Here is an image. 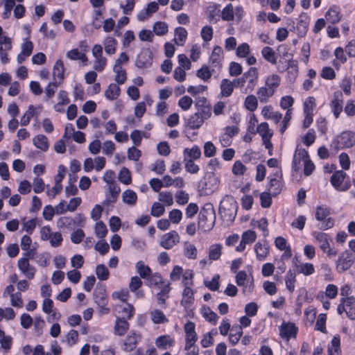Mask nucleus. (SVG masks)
<instances>
[{
    "mask_svg": "<svg viewBox=\"0 0 355 355\" xmlns=\"http://www.w3.org/2000/svg\"><path fill=\"white\" fill-rule=\"evenodd\" d=\"M259 74L257 69L250 67L241 77L234 79V84L236 88H245V92H251L258 83Z\"/></svg>",
    "mask_w": 355,
    "mask_h": 355,
    "instance_id": "1",
    "label": "nucleus"
},
{
    "mask_svg": "<svg viewBox=\"0 0 355 355\" xmlns=\"http://www.w3.org/2000/svg\"><path fill=\"white\" fill-rule=\"evenodd\" d=\"M355 146V132L345 130L336 135L331 141V148L336 151L340 149L349 148Z\"/></svg>",
    "mask_w": 355,
    "mask_h": 355,
    "instance_id": "2",
    "label": "nucleus"
},
{
    "mask_svg": "<svg viewBox=\"0 0 355 355\" xmlns=\"http://www.w3.org/2000/svg\"><path fill=\"white\" fill-rule=\"evenodd\" d=\"M331 214V208L325 205H318L315 207V218L320 222L319 228L321 230H327L334 226L335 220L330 216Z\"/></svg>",
    "mask_w": 355,
    "mask_h": 355,
    "instance_id": "3",
    "label": "nucleus"
},
{
    "mask_svg": "<svg viewBox=\"0 0 355 355\" xmlns=\"http://www.w3.org/2000/svg\"><path fill=\"white\" fill-rule=\"evenodd\" d=\"M313 236L318 243L320 250L329 258L335 257L338 254V250L331 247L333 239L331 236L323 232H314Z\"/></svg>",
    "mask_w": 355,
    "mask_h": 355,
    "instance_id": "4",
    "label": "nucleus"
},
{
    "mask_svg": "<svg viewBox=\"0 0 355 355\" xmlns=\"http://www.w3.org/2000/svg\"><path fill=\"white\" fill-rule=\"evenodd\" d=\"M330 182L334 188L338 191H345L352 185L349 177L343 170L335 171L331 177Z\"/></svg>",
    "mask_w": 355,
    "mask_h": 355,
    "instance_id": "5",
    "label": "nucleus"
},
{
    "mask_svg": "<svg viewBox=\"0 0 355 355\" xmlns=\"http://www.w3.org/2000/svg\"><path fill=\"white\" fill-rule=\"evenodd\" d=\"M94 302L98 305V312L101 315H107L110 312L108 307V297L104 286L96 287L93 293Z\"/></svg>",
    "mask_w": 355,
    "mask_h": 355,
    "instance_id": "6",
    "label": "nucleus"
},
{
    "mask_svg": "<svg viewBox=\"0 0 355 355\" xmlns=\"http://www.w3.org/2000/svg\"><path fill=\"white\" fill-rule=\"evenodd\" d=\"M224 60V53L221 46H215L213 48L212 52L209 57L208 63L209 67L212 69V71L218 75L223 68V62Z\"/></svg>",
    "mask_w": 355,
    "mask_h": 355,
    "instance_id": "7",
    "label": "nucleus"
},
{
    "mask_svg": "<svg viewBox=\"0 0 355 355\" xmlns=\"http://www.w3.org/2000/svg\"><path fill=\"white\" fill-rule=\"evenodd\" d=\"M355 262V255L351 251L346 250L342 252L336 261V268L338 273H343L349 270Z\"/></svg>",
    "mask_w": 355,
    "mask_h": 355,
    "instance_id": "8",
    "label": "nucleus"
},
{
    "mask_svg": "<svg viewBox=\"0 0 355 355\" xmlns=\"http://www.w3.org/2000/svg\"><path fill=\"white\" fill-rule=\"evenodd\" d=\"M339 315L345 313L346 316L351 320H355V297H341L337 307Z\"/></svg>",
    "mask_w": 355,
    "mask_h": 355,
    "instance_id": "9",
    "label": "nucleus"
},
{
    "mask_svg": "<svg viewBox=\"0 0 355 355\" xmlns=\"http://www.w3.org/2000/svg\"><path fill=\"white\" fill-rule=\"evenodd\" d=\"M218 187V180L214 175H209L202 178L198 184V190L200 196L211 195Z\"/></svg>",
    "mask_w": 355,
    "mask_h": 355,
    "instance_id": "10",
    "label": "nucleus"
},
{
    "mask_svg": "<svg viewBox=\"0 0 355 355\" xmlns=\"http://www.w3.org/2000/svg\"><path fill=\"white\" fill-rule=\"evenodd\" d=\"M215 220V212L214 209L202 208L198 216V225L204 231L212 229Z\"/></svg>",
    "mask_w": 355,
    "mask_h": 355,
    "instance_id": "11",
    "label": "nucleus"
},
{
    "mask_svg": "<svg viewBox=\"0 0 355 355\" xmlns=\"http://www.w3.org/2000/svg\"><path fill=\"white\" fill-rule=\"evenodd\" d=\"M235 281L239 286L242 287V291L244 295L251 293L254 290L253 277L248 278L247 273L245 270H240L236 272Z\"/></svg>",
    "mask_w": 355,
    "mask_h": 355,
    "instance_id": "12",
    "label": "nucleus"
},
{
    "mask_svg": "<svg viewBox=\"0 0 355 355\" xmlns=\"http://www.w3.org/2000/svg\"><path fill=\"white\" fill-rule=\"evenodd\" d=\"M153 54L149 48L141 50L137 56L135 65L139 69H148L153 64Z\"/></svg>",
    "mask_w": 355,
    "mask_h": 355,
    "instance_id": "13",
    "label": "nucleus"
},
{
    "mask_svg": "<svg viewBox=\"0 0 355 355\" xmlns=\"http://www.w3.org/2000/svg\"><path fill=\"white\" fill-rule=\"evenodd\" d=\"M92 55L94 57V69L98 72L103 71L107 65V59L103 56V47L95 44L92 48Z\"/></svg>",
    "mask_w": 355,
    "mask_h": 355,
    "instance_id": "14",
    "label": "nucleus"
},
{
    "mask_svg": "<svg viewBox=\"0 0 355 355\" xmlns=\"http://www.w3.org/2000/svg\"><path fill=\"white\" fill-rule=\"evenodd\" d=\"M195 107L197 110L196 113H199L204 119H209L211 115V106L207 98L198 96L196 98Z\"/></svg>",
    "mask_w": 355,
    "mask_h": 355,
    "instance_id": "15",
    "label": "nucleus"
},
{
    "mask_svg": "<svg viewBox=\"0 0 355 355\" xmlns=\"http://www.w3.org/2000/svg\"><path fill=\"white\" fill-rule=\"evenodd\" d=\"M298 333V327L291 322H283L279 327V336L286 340L295 338Z\"/></svg>",
    "mask_w": 355,
    "mask_h": 355,
    "instance_id": "16",
    "label": "nucleus"
},
{
    "mask_svg": "<svg viewBox=\"0 0 355 355\" xmlns=\"http://www.w3.org/2000/svg\"><path fill=\"white\" fill-rule=\"evenodd\" d=\"M278 70L280 73L286 71V78L290 83H294L297 76H298V62L297 60L291 59L287 62L286 67H284L281 69L278 67Z\"/></svg>",
    "mask_w": 355,
    "mask_h": 355,
    "instance_id": "17",
    "label": "nucleus"
},
{
    "mask_svg": "<svg viewBox=\"0 0 355 355\" xmlns=\"http://www.w3.org/2000/svg\"><path fill=\"white\" fill-rule=\"evenodd\" d=\"M180 242V236L175 230L164 234L160 241V245L166 250L171 249Z\"/></svg>",
    "mask_w": 355,
    "mask_h": 355,
    "instance_id": "18",
    "label": "nucleus"
},
{
    "mask_svg": "<svg viewBox=\"0 0 355 355\" xmlns=\"http://www.w3.org/2000/svg\"><path fill=\"white\" fill-rule=\"evenodd\" d=\"M12 49L11 39L7 36L0 37V60L3 64L10 62L7 51Z\"/></svg>",
    "mask_w": 355,
    "mask_h": 355,
    "instance_id": "19",
    "label": "nucleus"
},
{
    "mask_svg": "<svg viewBox=\"0 0 355 355\" xmlns=\"http://www.w3.org/2000/svg\"><path fill=\"white\" fill-rule=\"evenodd\" d=\"M310 159L308 151L297 146L292 162V169L297 172L299 170L301 161L305 162Z\"/></svg>",
    "mask_w": 355,
    "mask_h": 355,
    "instance_id": "20",
    "label": "nucleus"
},
{
    "mask_svg": "<svg viewBox=\"0 0 355 355\" xmlns=\"http://www.w3.org/2000/svg\"><path fill=\"white\" fill-rule=\"evenodd\" d=\"M254 250L256 254V258L259 261H263L266 259L270 253V247L266 241L262 243L258 241L254 246Z\"/></svg>",
    "mask_w": 355,
    "mask_h": 355,
    "instance_id": "21",
    "label": "nucleus"
},
{
    "mask_svg": "<svg viewBox=\"0 0 355 355\" xmlns=\"http://www.w3.org/2000/svg\"><path fill=\"white\" fill-rule=\"evenodd\" d=\"M18 268L28 279H33L35 274V268L31 266L28 258L21 257L18 260Z\"/></svg>",
    "mask_w": 355,
    "mask_h": 355,
    "instance_id": "22",
    "label": "nucleus"
},
{
    "mask_svg": "<svg viewBox=\"0 0 355 355\" xmlns=\"http://www.w3.org/2000/svg\"><path fill=\"white\" fill-rule=\"evenodd\" d=\"M118 318H124V320H131L135 313V309L132 304L130 303H125V305H118L116 307Z\"/></svg>",
    "mask_w": 355,
    "mask_h": 355,
    "instance_id": "23",
    "label": "nucleus"
},
{
    "mask_svg": "<svg viewBox=\"0 0 355 355\" xmlns=\"http://www.w3.org/2000/svg\"><path fill=\"white\" fill-rule=\"evenodd\" d=\"M343 94L341 92L336 93L334 98L331 100L330 103V107L331 111L334 115L336 119H338L340 116V113L343 111Z\"/></svg>",
    "mask_w": 355,
    "mask_h": 355,
    "instance_id": "24",
    "label": "nucleus"
},
{
    "mask_svg": "<svg viewBox=\"0 0 355 355\" xmlns=\"http://www.w3.org/2000/svg\"><path fill=\"white\" fill-rule=\"evenodd\" d=\"M139 338V335L137 334L135 331H131L123 342V350L127 352L133 351L137 347Z\"/></svg>",
    "mask_w": 355,
    "mask_h": 355,
    "instance_id": "25",
    "label": "nucleus"
},
{
    "mask_svg": "<svg viewBox=\"0 0 355 355\" xmlns=\"http://www.w3.org/2000/svg\"><path fill=\"white\" fill-rule=\"evenodd\" d=\"M130 328V324L128 320H124V318L116 317L114 326V334L116 336H124Z\"/></svg>",
    "mask_w": 355,
    "mask_h": 355,
    "instance_id": "26",
    "label": "nucleus"
},
{
    "mask_svg": "<svg viewBox=\"0 0 355 355\" xmlns=\"http://www.w3.org/2000/svg\"><path fill=\"white\" fill-rule=\"evenodd\" d=\"M326 19L331 24H336L341 19L342 14L340 13V8L337 6H332L327 11L325 14Z\"/></svg>",
    "mask_w": 355,
    "mask_h": 355,
    "instance_id": "27",
    "label": "nucleus"
},
{
    "mask_svg": "<svg viewBox=\"0 0 355 355\" xmlns=\"http://www.w3.org/2000/svg\"><path fill=\"white\" fill-rule=\"evenodd\" d=\"M175 343V339L168 334L159 336L155 340V345L159 349H166L168 347H173Z\"/></svg>",
    "mask_w": 355,
    "mask_h": 355,
    "instance_id": "28",
    "label": "nucleus"
},
{
    "mask_svg": "<svg viewBox=\"0 0 355 355\" xmlns=\"http://www.w3.org/2000/svg\"><path fill=\"white\" fill-rule=\"evenodd\" d=\"M234 87V80L232 82L231 80L227 78L223 79L220 85V96L221 97L230 96L233 93Z\"/></svg>",
    "mask_w": 355,
    "mask_h": 355,
    "instance_id": "29",
    "label": "nucleus"
},
{
    "mask_svg": "<svg viewBox=\"0 0 355 355\" xmlns=\"http://www.w3.org/2000/svg\"><path fill=\"white\" fill-rule=\"evenodd\" d=\"M207 15L209 23L216 24L220 19V5L209 6L207 9Z\"/></svg>",
    "mask_w": 355,
    "mask_h": 355,
    "instance_id": "30",
    "label": "nucleus"
},
{
    "mask_svg": "<svg viewBox=\"0 0 355 355\" xmlns=\"http://www.w3.org/2000/svg\"><path fill=\"white\" fill-rule=\"evenodd\" d=\"M120 192V187L114 182H110L109 184V193L106 194V204L116 202Z\"/></svg>",
    "mask_w": 355,
    "mask_h": 355,
    "instance_id": "31",
    "label": "nucleus"
},
{
    "mask_svg": "<svg viewBox=\"0 0 355 355\" xmlns=\"http://www.w3.org/2000/svg\"><path fill=\"white\" fill-rule=\"evenodd\" d=\"M184 287L181 304L185 308H189L194 302V292L191 286Z\"/></svg>",
    "mask_w": 355,
    "mask_h": 355,
    "instance_id": "32",
    "label": "nucleus"
},
{
    "mask_svg": "<svg viewBox=\"0 0 355 355\" xmlns=\"http://www.w3.org/2000/svg\"><path fill=\"white\" fill-rule=\"evenodd\" d=\"M328 355H342L340 349V336L338 334L334 336L327 347Z\"/></svg>",
    "mask_w": 355,
    "mask_h": 355,
    "instance_id": "33",
    "label": "nucleus"
},
{
    "mask_svg": "<svg viewBox=\"0 0 355 355\" xmlns=\"http://www.w3.org/2000/svg\"><path fill=\"white\" fill-rule=\"evenodd\" d=\"M206 119L202 118V116L199 115V113H194L191 115L187 121V127L192 130L200 128Z\"/></svg>",
    "mask_w": 355,
    "mask_h": 355,
    "instance_id": "34",
    "label": "nucleus"
},
{
    "mask_svg": "<svg viewBox=\"0 0 355 355\" xmlns=\"http://www.w3.org/2000/svg\"><path fill=\"white\" fill-rule=\"evenodd\" d=\"M336 58L333 60L332 64L337 69H340L341 64L347 62V57L343 49L340 46L337 47L334 51Z\"/></svg>",
    "mask_w": 355,
    "mask_h": 355,
    "instance_id": "35",
    "label": "nucleus"
},
{
    "mask_svg": "<svg viewBox=\"0 0 355 355\" xmlns=\"http://www.w3.org/2000/svg\"><path fill=\"white\" fill-rule=\"evenodd\" d=\"M274 94L273 89L266 86L259 87L257 92L258 98L261 103H266Z\"/></svg>",
    "mask_w": 355,
    "mask_h": 355,
    "instance_id": "36",
    "label": "nucleus"
},
{
    "mask_svg": "<svg viewBox=\"0 0 355 355\" xmlns=\"http://www.w3.org/2000/svg\"><path fill=\"white\" fill-rule=\"evenodd\" d=\"M184 158L187 159L196 160L201 157V150L198 146L194 145L191 148H186L184 151Z\"/></svg>",
    "mask_w": 355,
    "mask_h": 355,
    "instance_id": "37",
    "label": "nucleus"
},
{
    "mask_svg": "<svg viewBox=\"0 0 355 355\" xmlns=\"http://www.w3.org/2000/svg\"><path fill=\"white\" fill-rule=\"evenodd\" d=\"M314 266L311 263H302L300 265L295 266V273L303 274L305 276H309L315 273Z\"/></svg>",
    "mask_w": 355,
    "mask_h": 355,
    "instance_id": "38",
    "label": "nucleus"
},
{
    "mask_svg": "<svg viewBox=\"0 0 355 355\" xmlns=\"http://www.w3.org/2000/svg\"><path fill=\"white\" fill-rule=\"evenodd\" d=\"M296 282V273L291 270H288L285 276V284L290 293L295 291Z\"/></svg>",
    "mask_w": 355,
    "mask_h": 355,
    "instance_id": "39",
    "label": "nucleus"
},
{
    "mask_svg": "<svg viewBox=\"0 0 355 355\" xmlns=\"http://www.w3.org/2000/svg\"><path fill=\"white\" fill-rule=\"evenodd\" d=\"M103 44L107 54L113 55L116 53L118 42L114 37L111 36L107 37L104 40Z\"/></svg>",
    "mask_w": 355,
    "mask_h": 355,
    "instance_id": "40",
    "label": "nucleus"
},
{
    "mask_svg": "<svg viewBox=\"0 0 355 355\" xmlns=\"http://www.w3.org/2000/svg\"><path fill=\"white\" fill-rule=\"evenodd\" d=\"M135 267L137 273L142 279H147L152 273L151 268L148 266L146 265L143 261H137Z\"/></svg>",
    "mask_w": 355,
    "mask_h": 355,
    "instance_id": "41",
    "label": "nucleus"
},
{
    "mask_svg": "<svg viewBox=\"0 0 355 355\" xmlns=\"http://www.w3.org/2000/svg\"><path fill=\"white\" fill-rule=\"evenodd\" d=\"M214 71H212V69H211L207 64H202V67L197 70L196 76L200 79L202 80L204 82H208L212 74H214Z\"/></svg>",
    "mask_w": 355,
    "mask_h": 355,
    "instance_id": "42",
    "label": "nucleus"
},
{
    "mask_svg": "<svg viewBox=\"0 0 355 355\" xmlns=\"http://www.w3.org/2000/svg\"><path fill=\"white\" fill-rule=\"evenodd\" d=\"M222 245L220 243L212 244L209 248V259L212 261L218 260L222 254Z\"/></svg>",
    "mask_w": 355,
    "mask_h": 355,
    "instance_id": "43",
    "label": "nucleus"
},
{
    "mask_svg": "<svg viewBox=\"0 0 355 355\" xmlns=\"http://www.w3.org/2000/svg\"><path fill=\"white\" fill-rule=\"evenodd\" d=\"M243 335V329L239 325L233 326L229 334V341L232 345L237 344Z\"/></svg>",
    "mask_w": 355,
    "mask_h": 355,
    "instance_id": "44",
    "label": "nucleus"
},
{
    "mask_svg": "<svg viewBox=\"0 0 355 355\" xmlns=\"http://www.w3.org/2000/svg\"><path fill=\"white\" fill-rule=\"evenodd\" d=\"M33 141L37 148H39L44 152L48 150L49 146L48 139L45 135H37L33 138Z\"/></svg>",
    "mask_w": 355,
    "mask_h": 355,
    "instance_id": "45",
    "label": "nucleus"
},
{
    "mask_svg": "<svg viewBox=\"0 0 355 355\" xmlns=\"http://www.w3.org/2000/svg\"><path fill=\"white\" fill-rule=\"evenodd\" d=\"M120 93V87L116 84L111 83L105 91V96L110 101H114L119 96Z\"/></svg>",
    "mask_w": 355,
    "mask_h": 355,
    "instance_id": "46",
    "label": "nucleus"
},
{
    "mask_svg": "<svg viewBox=\"0 0 355 355\" xmlns=\"http://www.w3.org/2000/svg\"><path fill=\"white\" fill-rule=\"evenodd\" d=\"M281 78L279 75L273 73L272 75L268 76L265 81V86L270 89H273V92H275L277 89L280 85Z\"/></svg>",
    "mask_w": 355,
    "mask_h": 355,
    "instance_id": "47",
    "label": "nucleus"
},
{
    "mask_svg": "<svg viewBox=\"0 0 355 355\" xmlns=\"http://www.w3.org/2000/svg\"><path fill=\"white\" fill-rule=\"evenodd\" d=\"M151 320L154 324H164L168 322V319L159 309H155L150 312Z\"/></svg>",
    "mask_w": 355,
    "mask_h": 355,
    "instance_id": "48",
    "label": "nucleus"
},
{
    "mask_svg": "<svg viewBox=\"0 0 355 355\" xmlns=\"http://www.w3.org/2000/svg\"><path fill=\"white\" fill-rule=\"evenodd\" d=\"M261 55L263 58L272 64L277 63V58L275 51L270 46H264L261 49Z\"/></svg>",
    "mask_w": 355,
    "mask_h": 355,
    "instance_id": "49",
    "label": "nucleus"
},
{
    "mask_svg": "<svg viewBox=\"0 0 355 355\" xmlns=\"http://www.w3.org/2000/svg\"><path fill=\"white\" fill-rule=\"evenodd\" d=\"M282 187L281 181L274 178L270 180L268 190V192L272 193V196H276L280 193L282 191Z\"/></svg>",
    "mask_w": 355,
    "mask_h": 355,
    "instance_id": "50",
    "label": "nucleus"
},
{
    "mask_svg": "<svg viewBox=\"0 0 355 355\" xmlns=\"http://www.w3.org/2000/svg\"><path fill=\"white\" fill-rule=\"evenodd\" d=\"M220 18L226 21L234 20V8L231 3H227L223 9L220 10Z\"/></svg>",
    "mask_w": 355,
    "mask_h": 355,
    "instance_id": "51",
    "label": "nucleus"
},
{
    "mask_svg": "<svg viewBox=\"0 0 355 355\" xmlns=\"http://www.w3.org/2000/svg\"><path fill=\"white\" fill-rule=\"evenodd\" d=\"M245 108L250 112H254L258 107V100L254 95H248L244 101Z\"/></svg>",
    "mask_w": 355,
    "mask_h": 355,
    "instance_id": "52",
    "label": "nucleus"
},
{
    "mask_svg": "<svg viewBox=\"0 0 355 355\" xmlns=\"http://www.w3.org/2000/svg\"><path fill=\"white\" fill-rule=\"evenodd\" d=\"M36 110L35 107L31 105L28 106V110L24 114V115L21 117L20 123L22 126H26L29 124L31 119L35 115Z\"/></svg>",
    "mask_w": 355,
    "mask_h": 355,
    "instance_id": "53",
    "label": "nucleus"
},
{
    "mask_svg": "<svg viewBox=\"0 0 355 355\" xmlns=\"http://www.w3.org/2000/svg\"><path fill=\"white\" fill-rule=\"evenodd\" d=\"M257 132L261 135L262 139H271L272 132L269 128V125L267 122H262L258 125L257 128Z\"/></svg>",
    "mask_w": 355,
    "mask_h": 355,
    "instance_id": "54",
    "label": "nucleus"
},
{
    "mask_svg": "<svg viewBox=\"0 0 355 355\" xmlns=\"http://www.w3.org/2000/svg\"><path fill=\"white\" fill-rule=\"evenodd\" d=\"M123 201L129 205H135L137 201V193L131 190L127 189L125 190L122 195Z\"/></svg>",
    "mask_w": 355,
    "mask_h": 355,
    "instance_id": "55",
    "label": "nucleus"
},
{
    "mask_svg": "<svg viewBox=\"0 0 355 355\" xmlns=\"http://www.w3.org/2000/svg\"><path fill=\"white\" fill-rule=\"evenodd\" d=\"M171 290V284L168 283V284L163 288L162 291L157 293L156 297L159 305L163 306L166 304V300L169 297L168 295Z\"/></svg>",
    "mask_w": 355,
    "mask_h": 355,
    "instance_id": "56",
    "label": "nucleus"
},
{
    "mask_svg": "<svg viewBox=\"0 0 355 355\" xmlns=\"http://www.w3.org/2000/svg\"><path fill=\"white\" fill-rule=\"evenodd\" d=\"M326 322H327V314L326 313H320L316 320V322L315 324V330L320 331L322 333H326Z\"/></svg>",
    "mask_w": 355,
    "mask_h": 355,
    "instance_id": "57",
    "label": "nucleus"
},
{
    "mask_svg": "<svg viewBox=\"0 0 355 355\" xmlns=\"http://www.w3.org/2000/svg\"><path fill=\"white\" fill-rule=\"evenodd\" d=\"M94 231L96 236L101 239L105 238L108 232L107 227L103 221L96 223Z\"/></svg>",
    "mask_w": 355,
    "mask_h": 355,
    "instance_id": "58",
    "label": "nucleus"
},
{
    "mask_svg": "<svg viewBox=\"0 0 355 355\" xmlns=\"http://www.w3.org/2000/svg\"><path fill=\"white\" fill-rule=\"evenodd\" d=\"M198 250L193 244H186L184 247V254L189 259H195L197 257Z\"/></svg>",
    "mask_w": 355,
    "mask_h": 355,
    "instance_id": "59",
    "label": "nucleus"
},
{
    "mask_svg": "<svg viewBox=\"0 0 355 355\" xmlns=\"http://www.w3.org/2000/svg\"><path fill=\"white\" fill-rule=\"evenodd\" d=\"M250 53V47L248 43H242L236 49V55L239 58H247Z\"/></svg>",
    "mask_w": 355,
    "mask_h": 355,
    "instance_id": "60",
    "label": "nucleus"
},
{
    "mask_svg": "<svg viewBox=\"0 0 355 355\" xmlns=\"http://www.w3.org/2000/svg\"><path fill=\"white\" fill-rule=\"evenodd\" d=\"M214 29L211 26L206 25L203 26L200 31V36L205 42L211 41L213 38Z\"/></svg>",
    "mask_w": 355,
    "mask_h": 355,
    "instance_id": "61",
    "label": "nucleus"
},
{
    "mask_svg": "<svg viewBox=\"0 0 355 355\" xmlns=\"http://www.w3.org/2000/svg\"><path fill=\"white\" fill-rule=\"evenodd\" d=\"M96 274L98 279L102 281L107 280L110 275L108 269L103 264H99L96 266Z\"/></svg>",
    "mask_w": 355,
    "mask_h": 355,
    "instance_id": "62",
    "label": "nucleus"
},
{
    "mask_svg": "<svg viewBox=\"0 0 355 355\" xmlns=\"http://www.w3.org/2000/svg\"><path fill=\"white\" fill-rule=\"evenodd\" d=\"M64 63L61 60H58L53 67V76L58 77L59 79L64 78Z\"/></svg>",
    "mask_w": 355,
    "mask_h": 355,
    "instance_id": "63",
    "label": "nucleus"
},
{
    "mask_svg": "<svg viewBox=\"0 0 355 355\" xmlns=\"http://www.w3.org/2000/svg\"><path fill=\"white\" fill-rule=\"evenodd\" d=\"M168 31V25L164 21H157L153 26V31L157 35H164Z\"/></svg>",
    "mask_w": 355,
    "mask_h": 355,
    "instance_id": "64",
    "label": "nucleus"
}]
</instances>
